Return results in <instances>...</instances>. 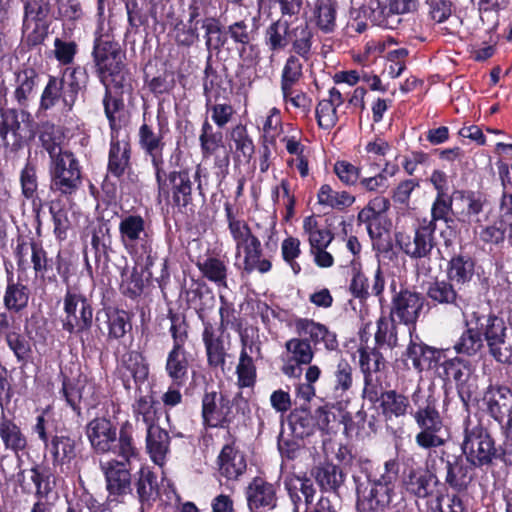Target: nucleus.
Instances as JSON below:
<instances>
[{"label":"nucleus","mask_w":512,"mask_h":512,"mask_svg":"<svg viewBox=\"0 0 512 512\" xmlns=\"http://www.w3.org/2000/svg\"><path fill=\"white\" fill-rule=\"evenodd\" d=\"M110 137L108 172L120 178L130 168L131 146L127 137H121V133L110 134Z\"/></svg>","instance_id":"nucleus-27"},{"label":"nucleus","mask_w":512,"mask_h":512,"mask_svg":"<svg viewBox=\"0 0 512 512\" xmlns=\"http://www.w3.org/2000/svg\"><path fill=\"white\" fill-rule=\"evenodd\" d=\"M447 275L450 281L458 284L469 282L474 275V261L468 256L453 257L449 262Z\"/></svg>","instance_id":"nucleus-54"},{"label":"nucleus","mask_w":512,"mask_h":512,"mask_svg":"<svg viewBox=\"0 0 512 512\" xmlns=\"http://www.w3.org/2000/svg\"><path fill=\"white\" fill-rule=\"evenodd\" d=\"M5 341L17 358V361L26 363L31 355V345L26 337L20 333L19 327L14 328L7 334Z\"/></svg>","instance_id":"nucleus-62"},{"label":"nucleus","mask_w":512,"mask_h":512,"mask_svg":"<svg viewBox=\"0 0 512 512\" xmlns=\"http://www.w3.org/2000/svg\"><path fill=\"white\" fill-rule=\"evenodd\" d=\"M0 137L4 145H15L18 141V130L20 128L19 113L15 109L1 110Z\"/></svg>","instance_id":"nucleus-58"},{"label":"nucleus","mask_w":512,"mask_h":512,"mask_svg":"<svg viewBox=\"0 0 512 512\" xmlns=\"http://www.w3.org/2000/svg\"><path fill=\"white\" fill-rule=\"evenodd\" d=\"M168 133V120L161 111L157 113L156 125L151 116H147L146 113L143 114V123L138 131V143L145 155L151 158L153 168L164 166V138Z\"/></svg>","instance_id":"nucleus-6"},{"label":"nucleus","mask_w":512,"mask_h":512,"mask_svg":"<svg viewBox=\"0 0 512 512\" xmlns=\"http://www.w3.org/2000/svg\"><path fill=\"white\" fill-rule=\"evenodd\" d=\"M189 361L185 349L172 348L166 359L165 370L175 386H183L187 379Z\"/></svg>","instance_id":"nucleus-37"},{"label":"nucleus","mask_w":512,"mask_h":512,"mask_svg":"<svg viewBox=\"0 0 512 512\" xmlns=\"http://www.w3.org/2000/svg\"><path fill=\"white\" fill-rule=\"evenodd\" d=\"M217 464L219 474L227 480H237L247 468L244 453L234 443L223 446Z\"/></svg>","instance_id":"nucleus-26"},{"label":"nucleus","mask_w":512,"mask_h":512,"mask_svg":"<svg viewBox=\"0 0 512 512\" xmlns=\"http://www.w3.org/2000/svg\"><path fill=\"white\" fill-rule=\"evenodd\" d=\"M428 297L439 304H453L459 309L467 306L466 300L455 291L449 281H435L427 289Z\"/></svg>","instance_id":"nucleus-40"},{"label":"nucleus","mask_w":512,"mask_h":512,"mask_svg":"<svg viewBox=\"0 0 512 512\" xmlns=\"http://www.w3.org/2000/svg\"><path fill=\"white\" fill-rule=\"evenodd\" d=\"M39 139L42 147L48 152L51 161H54L58 157L60 158L64 153H72L71 151L61 148L62 134L55 125H43Z\"/></svg>","instance_id":"nucleus-51"},{"label":"nucleus","mask_w":512,"mask_h":512,"mask_svg":"<svg viewBox=\"0 0 512 512\" xmlns=\"http://www.w3.org/2000/svg\"><path fill=\"white\" fill-rule=\"evenodd\" d=\"M473 468L460 456L455 457L453 461H447L446 483L458 492L466 490L473 479Z\"/></svg>","instance_id":"nucleus-35"},{"label":"nucleus","mask_w":512,"mask_h":512,"mask_svg":"<svg viewBox=\"0 0 512 512\" xmlns=\"http://www.w3.org/2000/svg\"><path fill=\"white\" fill-rule=\"evenodd\" d=\"M154 262L145 265L138 264L134 262V266L132 268L125 267L121 272V283H120V291L123 295L135 299L139 297L144 290L145 280L144 273L148 274V277H152V272H150V268L153 266Z\"/></svg>","instance_id":"nucleus-30"},{"label":"nucleus","mask_w":512,"mask_h":512,"mask_svg":"<svg viewBox=\"0 0 512 512\" xmlns=\"http://www.w3.org/2000/svg\"><path fill=\"white\" fill-rule=\"evenodd\" d=\"M404 355L407 360L411 361L413 368L419 373L436 368L443 357L440 350L413 339L410 340Z\"/></svg>","instance_id":"nucleus-28"},{"label":"nucleus","mask_w":512,"mask_h":512,"mask_svg":"<svg viewBox=\"0 0 512 512\" xmlns=\"http://www.w3.org/2000/svg\"><path fill=\"white\" fill-rule=\"evenodd\" d=\"M31 297V289L24 283L22 274H18L17 279L11 273L7 276V284L3 294V306L8 312L20 313L24 311Z\"/></svg>","instance_id":"nucleus-25"},{"label":"nucleus","mask_w":512,"mask_h":512,"mask_svg":"<svg viewBox=\"0 0 512 512\" xmlns=\"http://www.w3.org/2000/svg\"><path fill=\"white\" fill-rule=\"evenodd\" d=\"M461 450L467 463L474 468H483L493 464L499 457L495 441L479 420L469 416L463 423V441Z\"/></svg>","instance_id":"nucleus-4"},{"label":"nucleus","mask_w":512,"mask_h":512,"mask_svg":"<svg viewBox=\"0 0 512 512\" xmlns=\"http://www.w3.org/2000/svg\"><path fill=\"white\" fill-rule=\"evenodd\" d=\"M369 19L374 25L386 29H397L401 18L390 11V6H383L378 0H371L369 3Z\"/></svg>","instance_id":"nucleus-57"},{"label":"nucleus","mask_w":512,"mask_h":512,"mask_svg":"<svg viewBox=\"0 0 512 512\" xmlns=\"http://www.w3.org/2000/svg\"><path fill=\"white\" fill-rule=\"evenodd\" d=\"M237 383L240 388L253 387L256 382V367L253 357L240 354L236 367Z\"/></svg>","instance_id":"nucleus-64"},{"label":"nucleus","mask_w":512,"mask_h":512,"mask_svg":"<svg viewBox=\"0 0 512 512\" xmlns=\"http://www.w3.org/2000/svg\"><path fill=\"white\" fill-rule=\"evenodd\" d=\"M285 350L288 361L299 365H309L315 355L310 342L302 338V336L294 337L286 341Z\"/></svg>","instance_id":"nucleus-48"},{"label":"nucleus","mask_w":512,"mask_h":512,"mask_svg":"<svg viewBox=\"0 0 512 512\" xmlns=\"http://www.w3.org/2000/svg\"><path fill=\"white\" fill-rule=\"evenodd\" d=\"M63 311V330L80 337L90 331L93 308L84 294L68 289L63 299Z\"/></svg>","instance_id":"nucleus-7"},{"label":"nucleus","mask_w":512,"mask_h":512,"mask_svg":"<svg viewBox=\"0 0 512 512\" xmlns=\"http://www.w3.org/2000/svg\"><path fill=\"white\" fill-rule=\"evenodd\" d=\"M132 412L136 424L142 423L146 430L158 426L156 402L152 395L140 396L132 405Z\"/></svg>","instance_id":"nucleus-45"},{"label":"nucleus","mask_w":512,"mask_h":512,"mask_svg":"<svg viewBox=\"0 0 512 512\" xmlns=\"http://www.w3.org/2000/svg\"><path fill=\"white\" fill-rule=\"evenodd\" d=\"M318 203L324 207L343 210L355 202V197L347 191L334 190L330 185L323 184L317 193Z\"/></svg>","instance_id":"nucleus-47"},{"label":"nucleus","mask_w":512,"mask_h":512,"mask_svg":"<svg viewBox=\"0 0 512 512\" xmlns=\"http://www.w3.org/2000/svg\"><path fill=\"white\" fill-rule=\"evenodd\" d=\"M136 491L142 505H151L158 496L156 476L148 468H141L136 482Z\"/></svg>","instance_id":"nucleus-53"},{"label":"nucleus","mask_w":512,"mask_h":512,"mask_svg":"<svg viewBox=\"0 0 512 512\" xmlns=\"http://www.w3.org/2000/svg\"><path fill=\"white\" fill-rule=\"evenodd\" d=\"M106 316L110 339H121L132 329L131 317L126 311L109 310L106 312Z\"/></svg>","instance_id":"nucleus-56"},{"label":"nucleus","mask_w":512,"mask_h":512,"mask_svg":"<svg viewBox=\"0 0 512 512\" xmlns=\"http://www.w3.org/2000/svg\"><path fill=\"white\" fill-rule=\"evenodd\" d=\"M343 103V96L335 87L328 91L327 97L318 102L315 108V116L321 129L330 130L337 124V108Z\"/></svg>","instance_id":"nucleus-31"},{"label":"nucleus","mask_w":512,"mask_h":512,"mask_svg":"<svg viewBox=\"0 0 512 512\" xmlns=\"http://www.w3.org/2000/svg\"><path fill=\"white\" fill-rule=\"evenodd\" d=\"M52 457L55 467L69 469L71 462L77 457V441L67 433L55 434L45 446Z\"/></svg>","instance_id":"nucleus-24"},{"label":"nucleus","mask_w":512,"mask_h":512,"mask_svg":"<svg viewBox=\"0 0 512 512\" xmlns=\"http://www.w3.org/2000/svg\"><path fill=\"white\" fill-rule=\"evenodd\" d=\"M37 78V72L33 68H25L16 74L14 98L20 107H27L33 98Z\"/></svg>","instance_id":"nucleus-43"},{"label":"nucleus","mask_w":512,"mask_h":512,"mask_svg":"<svg viewBox=\"0 0 512 512\" xmlns=\"http://www.w3.org/2000/svg\"><path fill=\"white\" fill-rule=\"evenodd\" d=\"M17 481L24 493H33L39 499L47 498L55 486V477L48 468L34 465L17 474Z\"/></svg>","instance_id":"nucleus-18"},{"label":"nucleus","mask_w":512,"mask_h":512,"mask_svg":"<svg viewBox=\"0 0 512 512\" xmlns=\"http://www.w3.org/2000/svg\"><path fill=\"white\" fill-rule=\"evenodd\" d=\"M231 401L221 393L206 392L202 398L204 425L212 428L224 427L232 421Z\"/></svg>","instance_id":"nucleus-17"},{"label":"nucleus","mask_w":512,"mask_h":512,"mask_svg":"<svg viewBox=\"0 0 512 512\" xmlns=\"http://www.w3.org/2000/svg\"><path fill=\"white\" fill-rule=\"evenodd\" d=\"M23 6V37L29 45H38L47 36L48 2L46 0H23Z\"/></svg>","instance_id":"nucleus-13"},{"label":"nucleus","mask_w":512,"mask_h":512,"mask_svg":"<svg viewBox=\"0 0 512 512\" xmlns=\"http://www.w3.org/2000/svg\"><path fill=\"white\" fill-rule=\"evenodd\" d=\"M232 239L235 243V257L240 260L238 265L240 269L248 274L252 272L265 274L271 270L272 263L264 256L261 241L250 228Z\"/></svg>","instance_id":"nucleus-9"},{"label":"nucleus","mask_w":512,"mask_h":512,"mask_svg":"<svg viewBox=\"0 0 512 512\" xmlns=\"http://www.w3.org/2000/svg\"><path fill=\"white\" fill-rule=\"evenodd\" d=\"M353 369L347 360L341 359L332 372V390L335 398L343 397L353 385Z\"/></svg>","instance_id":"nucleus-50"},{"label":"nucleus","mask_w":512,"mask_h":512,"mask_svg":"<svg viewBox=\"0 0 512 512\" xmlns=\"http://www.w3.org/2000/svg\"><path fill=\"white\" fill-rule=\"evenodd\" d=\"M49 212L54 224V234L57 239L64 240L70 228L68 212L60 199L52 200L49 205Z\"/></svg>","instance_id":"nucleus-60"},{"label":"nucleus","mask_w":512,"mask_h":512,"mask_svg":"<svg viewBox=\"0 0 512 512\" xmlns=\"http://www.w3.org/2000/svg\"><path fill=\"white\" fill-rule=\"evenodd\" d=\"M477 330L484 336L489 349L503 344L506 338V326L502 318L495 315L482 316L477 319Z\"/></svg>","instance_id":"nucleus-36"},{"label":"nucleus","mask_w":512,"mask_h":512,"mask_svg":"<svg viewBox=\"0 0 512 512\" xmlns=\"http://www.w3.org/2000/svg\"><path fill=\"white\" fill-rule=\"evenodd\" d=\"M436 224L423 219L411 233L397 232L396 242L410 258L425 261L430 258L435 242Z\"/></svg>","instance_id":"nucleus-12"},{"label":"nucleus","mask_w":512,"mask_h":512,"mask_svg":"<svg viewBox=\"0 0 512 512\" xmlns=\"http://www.w3.org/2000/svg\"><path fill=\"white\" fill-rule=\"evenodd\" d=\"M380 407L385 420L404 417L409 409L410 402L408 397L395 390H388L381 394Z\"/></svg>","instance_id":"nucleus-39"},{"label":"nucleus","mask_w":512,"mask_h":512,"mask_svg":"<svg viewBox=\"0 0 512 512\" xmlns=\"http://www.w3.org/2000/svg\"><path fill=\"white\" fill-rule=\"evenodd\" d=\"M291 27L283 18H279L267 26L263 41L271 56L284 51L290 45Z\"/></svg>","instance_id":"nucleus-34"},{"label":"nucleus","mask_w":512,"mask_h":512,"mask_svg":"<svg viewBox=\"0 0 512 512\" xmlns=\"http://www.w3.org/2000/svg\"><path fill=\"white\" fill-rule=\"evenodd\" d=\"M105 87L103 106L109 122L110 134H120L122 127L125 125L124 103L122 99L111 95L108 86Z\"/></svg>","instance_id":"nucleus-44"},{"label":"nucleus","mask_w":512,"mask_h":512,"mask_svg":"<svg viewBox=\"0 0 512 512\" xmlns=\"http://www.w3.org/2000/svg\"><path fill=\"white\" fill-rule=\"evenodd\" d=\"M86 435L92 449L98 454L113 451L117 441V430L106 418H95L86 426Z\"/></svg>","instance_id":"nucleus-20"},{"label":"nucleus","mask_w":512,"mask_h":512,"mask_svg":"<svg viewBox=\"0 0 512 512\" xmlns=\"http://www.w3.org/2000/svg\"><path fill=\"white\" fill-rule=\"evenodd\" d=\"M313 31L306 22L291 27L290 44L294 52L307 60L311 54Z\"/></svg>","instance_id":"nucleus-49"},{"label":"nucleus","mask_w":512,"mask_h":512,"mask_svg":"<svg viewBox=\"0 0 512 512\" xmlns=\"http://www.w3.org/2000/svg\"><path fill=\"white\" fill-rule=\"evenodd\" d=\"M159 196L171 197L174 206L186 208L192 202L191 176L187 170L165 173L164 166L154 168Z\"/></svg>","instance_id":"nucleus-11"},{"label":"nucleus","mask_w":512,"mask_h":512,"mask_svg":"<svg viewBox=\"0 0 512 512\" xmlns=\"http://www.w3.org/2000/svg\"><path fill=\"white\" fill-rule=\"evenodd\" d=\"M197 313L203 324L202 341L206 350L207 362L211 367H223L229 348V336L225 339L223 331L216 329L210 321L205 320L202 309Z\"/></svg>","instance_id":"nucleus-16"},{"label":"nucleus","mask_w":512,"mask_h":512,"mask_svg":"<svg viewBox=\"0 0 512 512\" xmlns=\"http://www.w3.org/2000/svg\"><path fill=\"white\" fill-rule=\"evenodd\" d=\"M93 61L101 82L123 87L129 79L123 62L124 54L118 42L109 35H100L94 41Z\"/></svg>","instance_id":"nucleus-3"},{"label":"nucleus","mask_w":512,"mask_h":512,"mask_svg":"<svg viewBox=\"0 0 512 512\" xmlns=\"http://www.w3.org/2000/svg\"><path fill=\"white\" fill-rule=\"evenodd\" d=\"M284 485L295 505L294 512H298L297 504L301 501V495L304 497L306 504L312 503L315 488L310 479L295 474H289L285 477Z\"/></svg>","instance_id":"nucleus-38"},{"label":"nucleus","mask_w":512,"mask_h":512,"mask_svg":"<svg viewBox=\"0 0 512 512\" xmlns=\"http://www.w3.org/2000/svg\"><path fill=\"white\" fill-rule=\"evenodd\" d=\"M399 464L395 459L384 463L376 472L366 475L362 481L355 477L357 508L360 512H383L397 498L396 486Z\"/></svg>","instance_id":"nucleus-1"},{"label":"nucleus","mask_w":512,"mask_h":512,"mask_svg":"<svg viewBox=\"0 0 512 512\" xmlns=\"http://www.w3.org/2000/svg\"><path fill=\"white\" fill-rule=\"evenodd\" d=\"M0 442L5 450L18 455L27 448V437L13 418L2 411L0 416Z\"/></svg>","instance_id":"nucleus-32"},{"label":"nucleus","mask_w":512,"mask_h":512,"mask_svg":"<svg viewBox=\"0 0 512 512\" xmlns=\"http://www.w3.org/2000/svg\"><path fill=\"white\" fill-rule=\"evenodd\" d=\"M420 431L415 436L416 444L423 449L443 446L446 439L441 435L442 418L436 408L435 400L428 398L424 406H419L413 413Z\"/></svg>","instance_id":"nucleus-8"},{"label":"nucleus","mask_w":512,"mask_h":512,"mask_svg":"<svg viewBox=\"0 0 512 512\" xmlns=\"http://www.w3.org/2000/svg\"><path fill=\"white\" fill-rule=\"evenodd\" d=\"M202 28L205 30V45L208 51L219 52L226 43L219 21L215 18L204 20Z\"/></svg>","instance_id":"nucleus-59"},{"label":"nucleus","mask_w":512,"mask_h":512,"mask_svg":"<svg viewBox=\"0 0 512 512\" xmlns=\"http://www.w3.org/2000/svg\"><path fill=\"white\" fill-rule=\"evenodd\" d=\"M146 449L152 462L162 467L170 453L169 433L160 426L146 430Z\"/></svg>","instance_id":"nucleus-33"},{"label":"nucleus","mask_w":512,"mask_h":512,"mask_svg":"<svg viewBox=\"0 0 512 512\" xmlns=\"http://www.w3.org/2000/svg\"><path fill=\"white\" fill-rule=\"evenodd\" d=\"M432 475L422 469H412L404 479V485L408 492L418 498H425L430 494V482Z\"/></svg>","instance_id":"nucleus-55"},{"label":"nucleus","mask_w":512,"mask_h":512,"mask_svg":"<svg viewBox=\"0 0 512 512\" xmlns=\"http://www.w3.org/2000/svg\"><path fill=\"white\" fill-rule=\"evenodd\" d=\"M119 378L125 389L130 390L132 384L144 382L149 374L148 365L144 357L137 351L125 353L117 368Z\"/></svg>","instance_id":"nucleus-22"},{"label":"nucleus","mask_w":512,"mask_h":512,"mask_svg":"<svg viewBox=\"0 0 512 512\" xmlns=\"http://www.w3.org/2000/svg\"><path fill=\"white\" fill-rule=\"evenodd\" d=\"M119 241L134 262L153 263V235L147 221L140 214L123 215L120 218Z\"/></svg>","instance_id":"nucleus-2"},{"label":"nucleus","mask_w":512,"mask_h":512,"mask_svg":"<svg viewBox=\"0 0 512 512\" xmlns=\"http://www.w3.org/2000/svg\"><path fill=\"white\" fill-rule=\"evenodd\" d=\"M483 347L481 333L476 329L465 330L454 345L458 354L475 355Z\"/></svg>","instance_id":"nucleus-61"},{"label":"nucleus","mask_w":512,"mask_h":512,"mask_svg":"<svg viewBox=\"0 0 512 512\" xmlns=\"http://www.w3.org/2000/svg\"><path fill=\"white\" fill-rule=\"evenodd\" d=\"M14 254L20 274L26 273L32 264L36 277L44 278L50 265L47 252L40 243L18 240Z\"/></svg>","instance_id":"nucleus-15"},{"label":"nucleus","mask_w":512,"mask_h":512,"mask_svg":"<svg viewBox=\"0 0 512 512\" xmlns=\"http://www.w3.org/2000/svg\"><path fill=\"white\" fill-rule=\"evenodd\" d=\"M50 191L70 201L82 187L81 166L73 153H64L50 161Z\"/></svg>","instance_id":"nucleus-5"},{"label":"nucleus","mask_w":512,"mask_h":512,"mask_svg":"<svg viewBox=\"0 0 512 512\" xmlns=\"http://www.w3.org/2000/svg\"><path fill=\"white\" fill-rule=\"evenodd\" d=\"M337 8L336 0H317L313 15L321 32L330 34L336 30Z\"/></svg>","instance_id":"nucleus-42"},{"label":"nucleus","mask_w":512,"mask_h":512,"mask_svg":"<svg viewBox=\"0 0 512 512\" xmlns=\"http://www.w3.org/2000/svg\"><path fill=\"white\" fill-rule=\"evenodd\" d=\"M422 307L423 299L418 293L402 290L393 298L392 321H399L406 325L413 324L419 317Z\"/></svg>","instance_id":"nucleus-23"},{"label":"nucleus","mask_w":512,"mask_h":512,"mask_svg":"<svg viewBox=\"0 0 512 512\" xmlns=\"http://www.w3.org/2000/svg\"><path fill=\"white\" fill-rule=\"evenodd\" d=\"M100 468L105 475L110 503L120 502L131 493V474L124 462L114 459L101 461Z\"/></svg>","instance_id":"nucleus-14"},{"label":"nucleus","mask_w":512,"mask_h":512,"mask_svg":"<svg viewBox=\"0 0 512 512\" xmlns=\"http://www.w3.org/2000/svg\"><path fill=\"white\" fill-rule=\"evenodd\" d=\"M76 74L77 70L74 69L65 72L61 78L51 76L42 92L40 107L48 110L62 104L63 110L70 111L81 89Z\"/></svg>","instance_id":"nucleus-10"},{"label":"nucleus","mask_w":512,"mask_h":512,"mask_svg":"<svg viewBox=\"0 0 512 512\" xmlns=\"http://www.w3.org/2000/svg\"><path fill=\"white\" fill-rule=\"evenodd\" d=\"M196 266L206 279L218 286L227 287V265L216 256H206L199 258Z\"/></svg>","instance_id":"nucleus-41"},{"label":"nucleus","mask_w":512,"mask_h":512,"mask_svg":"<svg viewBox=\"0 0 512 512\" xmlns=\"http://www.w3.org/2000/svg\"><path fill=\"white\" fill-rule=\"evenodd\" d=\"M294 328L299 336L306 337L310 344L317 346L322 344L327 351L338 349L339 343L335 332L326 325L309 318H296Z\"/></svg>","instance_id":"nucleus-19"},{"label":"nucleus","mask_w":512,"mask_h":512,"mask_svg":"<svg viewBox=\"0 0 512 512\" xmlns=\"http://www.w3.org/2000/svg\"><path fill=\"white\" fill-rule=\"evenodd\" d=\"M315 479L325 491H336L344 482L342 470L331 463H325L316 468Z\"/></svg>","instance_id":"nucleus-52"},{"label":"nucleus","mask_w":512,"mask_h":512,"mask_svg":"<svg viewBox=\"0 0 512 512\" xmlns=\"http://www.w3.org/2000/svg\"><path fill=\"white\" fill-rule=\"evenodd\" d=\"M482 403L486 412L502 423L512 413V391L506 386L489 385L483 394Z\"/></svg>","instance_id":"nucleus-21"},{"label":"nucleus","mask_w":512,"mask_h":512,"mask_svg":"<svg viewBox=\"0 0 512 512\" xmlns=\"http://www.w3.org/2000/svg\"><path fill=\"white\" fill-rule=\"evenodd\" d=\"M359 362L362 373L364 374V381L366 389L369 386H374V374L384 367L385 362L382 355L375 349L360 348L359 349Z\"/></svg>","instance_id":"nucleus-46"},{"label":"nucleus","mask_w":512,"mask_h":512,"mask_svg":"<svg viewBox=\"0 0 512 512\" xmlns=\"http://www.w3.org/2000/svg\"><path fill=\"white\" fill-rule=\"evenodd\" d=\"M248 507L251 512L259 508L273 509L276 506V489L260 477H256L246 490Z\"/></svg>","instance_id":"nucleus-29"},{"label":"nucleus","mask_w":512,"mask_h":512,"mask_svg":"<svg viewBox=\"0 0 512 512\" xmlns=\"http://www.w3.org/2000/svg\"><path fill=\"white\" fill-rule=\"evenodd\" d=\"M303 64L299 57L290 55L283 66L281 74V89L289 90V87H294L295 84L303 76Z\"/></svg>","instance_id":"nucleus-63"}]
</instances>
